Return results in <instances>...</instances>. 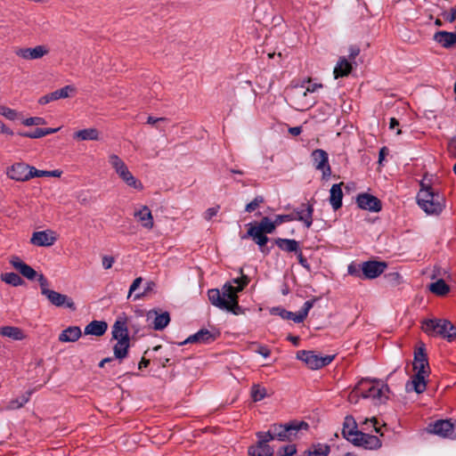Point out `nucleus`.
<instances>
[{"label":"nucleus","mask_w":456,"mask_h":456,"mask_svg":"<svg viewBox=\"0 0 456 456\" xmlns=\"http://www.w3.org/2000/svg\"><path fill=\"white\" fill-rule=\"evenodd\" d=\"M30 166L25 163H15L6 170L7 176L14 181L24 182L29 180Z\"/></svg>","instance_id":"16"},{"label":"nucleus","mask_w":456,"mask_h":456,"mask_svg":"<svg viewBox=\"0 0 456 456\" xmlns=\"http://www.w3.org/2000/svg\"><path fill=\"white\" fill-rule=\"evenodd\" d=\"M352 69V65L350 61L345 57L339 58L337 65L334 68V77L335 78H338L340 77L347 76Z\"/></svg>","instance_id":"30"},{"label":"nucleus","mask_w":456,"mask_h":456,"mask_svg":"<svg viewBox=\"0 0 456 456\" xmlns=\"http://www.w3.org/2000/svg\"><path fill=\"white\" fill-rule=\"evenodd\" d=\"M347 273L350 274V275H354V276H358L360 277V273H359V270L357 268V266L354 264H350L347 267Z\"/></svg>","instance_id":"61"},{"label":"nucleus","mask_w":456,"mask_h":456,"mask_svg":"<svg viewBox=\"0 0 456 456\" xmlns=\"http://www.w3.org/2000/svg\"><path fill=\"white\" fill-rule=\"evenodd\" d=\"M315 299L307 300L305 302L303 307L299 310V316L297 321H304L308 315L309 311L313 308Z\"/></svg>","instance_id":"46"},{"label":"nucleus","mask_w":456,"mask_h":456,"mask_svg":"<svg viewBox=\"0 0 456 456\" xmlns=\"http://www.w3.org/2000/svg\"><path fill=\"white\" fill-rule=\"evenodd\" d=\"M356 203L362 209L370 212H379L382 208L381 201L375 196L369 193H361L356 198Z\"/></svg>","instance_id":"15"},{"label":"nucleus","mask_w":456,"mask_h":456,"mask_svg":"<svg viewBox=\"0 0 456 456\" xmlns=\"http://www.w3.org/2000/svg\"><path fill=\"white\" fill-rule=\"evenodd\" d=\"M342 433L345 438L350 442L354 440L356 435L361 433V431L357 430L356 423L354 418L346 417Z\"/></svg>","instance_id":"25"},{"label":"nucleus","mask_w":456,"mask_h":456,"mask_svg":"<svg viewBox=\"0 0 456 456\" xmlns=\"http://www.w3.org/2000/svg\"><path fill=\"white\" fill-rule=\"evenodd\" d=\"M444 19L452 22L456 20V8H452L449 12L444 13Z\"/></svg>","instance_id":"57"},{"label":"nucleus","mask_w":456,"mask_h":456,"mask_svg":"<svg viewBox=\"0 0 456 456\" xmlns=\"http://www.w3.org/2000/svg\"><path fill=\"white\" fill-rule=\"evenodd\" d=\"M1 280L6 284L12 285L13 287H19L23 284V280L20 277V275L12 272L2 273Z\"/></svg>","instance_id":"39"},{"label":"nucleus","mask_w":456,"mask_h":456,"mask_svg":"<svg viewBox=\"0 0 456 456\" xmlns=\"http://www.w3.org/2000/svg\"><path fill=\"white\" fill-rule=\"evenodd\" d=\"M451 153L456 158V140H453L449 144Z\"/></svg>","instance_id":"64"},{"label":"nucleus","mask_w":456,"mask_h":456,"mask_svg":"<svg viewBox=\"0 0 456 456\" xmlns=\"http://www.w3.org/2000/svg\"><path fill=\"white\" fill-rule=\"evenodd\" d=\"M256 353L261 354L265 358L269 357L271 354V351L266 346H259L258 349L256 350Z\"/></svg>","instance_id":"60"},{"label":"nucleus","mask_w":456,"mask_h":456,"mask_svg":"<svg viewBox=\"0 0 456 456\" xmlns=\"http://www.w3.org/2000/svg\"><path fill=\"white\" fill-rule=\"evenodd\" d=\"M129 340H117V343L113 348L115 357L119 360L124 359L127 354Z\"/></svg>","instance_id":"38"},{"label":"nucleus","mask_w":456,"mask_h":456,"mask_svg":"<svg viewBox=\"0 0 456 456\" xmlns=\"http://www.w3.org/2000/svg\"><path fill=\"white\" fill-rule=\"evenodd\" d=\"M133 216L142 228L150 231L154 227V218L149 207L145 205L135 207Z\"/></svg>","instance_id":"12"},{"label":"nucleus","mask_w":456,"mask_h":456,"mask_svg":"<svg viewBox=\"0 0 456 456\" xmlns=\"http://www.w3.org/2000/svg\"><path fill=\"white\" fill-rule=\"evenodd\" d=\"M276 226L275 220L272 221L269 217L262 218L258 225H256V228L265 233H272L275 230Z\"/></svg>","instance_id":"41"},{"label":"nucleus","mask_w":456,"mask_h":456,"mask_svg":"<svg viewBox=\"0 0 456 456\" xmlns=\"http://www.w3.org/2000/svg\"><path fill=\"white\" fill-rule=\"evenodd\" d=\"M263 196H256L252 201L246 205L245 211L248 213L254 212L263 202Z\"/></svg>","instance_id":"48"},{"label":"nucleus","mask_w":456,"mask_h":456,"mask_svg":"<svg viewBox=\"0 0 456 456\" xmlns=\"http://www.w3.org/2000/svg\"><path fill=\"white\" fill-rule=\"evenodd\" d=\"M274 220L276 225H280L281 224L285 222H292L294 221V214L291 213L288 215H277Z\"/></svg>","instance_id":"53"},{"label":"nucleus","mask_w":456,"mask_h":456,"mask_svg":"<svg viewBox=\"0 0 456 456\" xmlns=\"http://www.w3.org/2000/svg\"><path fill=\"white\" fill-rule=\"evenodd\" d=\"M216 338V333L214 331H211L207 329H201L198 332H196L193 335H191L188 337L183 343H200V344H208L213 342Z\"/></svg>","instance_id":"19"},{"label":"nucleus","mask_w":456,"mask_h":456,"mask_svg":"<svg viewBox=\"0 0 456 456\" xmlns=\"http://www.w3.org/2000/svg\"><path fill=\"white\" fill-rule=\"evenodd\" d=\"M429 431L443 437L456 439V428L450 420H437L430 425Z\"/></svg>","instance_id":"11"},{"label":"nucleus","mask_w":456,"mask_h":456,"mask_svg":"<svg viewBox=\"0 0 456 456\" xmlns=\"http://www.w3.org/2000/svg\"><path fill=\"white\" fill-rule=\"evenodd\" d=\"M387 265L379 261H366L361 265V270L364 279H375L384 273Z\"/></svg>","instance_id":"14"},{"label":"nucleus","mask_w":456,"mask_h":456,"mask_svg":"<svg viewBox=\"0 0 456 456\" xmlns=\"http://www.w3.org/2000/svg\"><path fill=\"white\" fill-rule=\"evenodd\" d=\"M240 273H242V269H240ZM248 282L249 278L241 274L240 278L224 283L221 290L217 289H209L208 291V300L213 305L221 310L240 314L241 310L238 302V293L242 291Z\"/></svg>","instance_id":"1"},{"label":"nucleus","mask_w":456,"mask_h":456,"mask_svg":"<svg viewBox=\"0 0 456 456\" xmlns=\"http://www.w3.org/2000/svg\"><path fill=\"white\" fill-rule=\"evenodd\" d=\"M311 158L315 169L322 172V179H328L331 175L328 153L322 149H317L312 152Z\"/></svg>","instance_id":"9"},{"label":"nucleus","mask_w":456,"mask_h":456,"mask_svg":"<svg viewBox=\"0 0 456 456\" xmlns=\"http://www.w3.org/2000/svg\"><path fill=\"white\" fill-rule=\"evenodd\" d=\"M330 452V446L327 444H319L314 445L312 449L307 451L308 456H328Z\"/></svg>","instance_id":"43"},{"label":"nucleus","mask_w":456,"mask_h":456,"mask_svg":"<svg viewBox=\"0 0 456 456\" xmlns=\"http://www.w3.org/2000/svg\"><path fill=\"white\" fill-rule=\"evenodd\" d=\"M0 115L9 120H15L18 118V112L7 106L0 105Z\"/></svg>","instance_id":"47"},{"label":"nucleus","mask_w":456,"mask_h":456,"mask_svg":"<svg viewBox=\"0 0 456 456\" xmlns=\"http://www.w3.org/2000/svg\"><path fill=\"white\" fill-rule=\"evenodd\" d=\"M47 176V171L45 170H38L34 167H29V180L34 177H43Z\"/></svg>","instance_id":"54"},{"label":"nucleus","mask_w":456,"mask_h":456,"mask_svg":"<svg viewBox=\"0 0 456 456\" xmlns=\"http://www.w3.org/2000/svg\"><path fill=\"white\" fill-rule=\"evenodd\" d=\"M276 245L282 250L287 252H297L299 251V243L291 239H277L275 240Z\"/></svg>","instance_id":"34"},{"label":"nucleus","mask_w":456,"mask_h":456,"mask_svg":"<svg viewBox=\"0 0 456 456\" xmlns=\"http://www.w3.org/2000/svg\"><path fill=\"white\" fill-rule=\"evenodd\" d=\"M9 263L26 279L29 281L37 279L40 285L41 294L44 295L53 305L75 310V304L70 297L48 288L49 282L44 274H38L30 265H27L17 256H12L9 259Z\"/></svg>","instance_id":"2"},{"label":"nucleus","mask_w":456,"mask_h":456,"mask_svg":"<svg viewBox=\"0 0 456 456\" xmlns=\"http://www.w3.org/2000/svg\"><path fill=\"white\" fill-rule=\"evenodd\" d=\"M314 208L310 204H302L294 209V221L302 222L306 228H310L313 224Z\"/></svg>","instance_id":"17"},{"label":"nucleus","mask_w":456,"mask_h":456,"mask_svg":"<svg viewBox=\"0 0 456 456\" xmlns=\"http://www.w3.org/2000/svg\"><path fill=\"white\" fill-rule=\"evenodd\" d=\"M309 425L305 421H292L286 425L272 426L273 436L275 440L285 442L300 437L303 431H307Z\"/></svg>","instance_id":"7"},{"label":"nucleus","mask_w":456,"mask_h":456,"mask_svg":"<svg viewBox=\"0 0 456 456\" xmlns=\"http://www.w3.org/2000/svg\"><path fill=\"white\" fill-rule=\"evenodd\" d=\"M108 329V325L103 321H93L85 327V334L96 337L102 336Z\"/></svg>","instance_id":"26"},{"label":"nucleus","mask_w":456,"mask_h":456,"mask_svg":"<svg viewBox=\"0 0 456 456\" xmlns=\"http://www.w3.org/2000/svg\"><path fill=\"white\" fill-rule=\"evenodd\" d=\"M417 201L421 209L428 215H437L444 208V197L429 185L421 183L417 194Z\"/></svg>","instance_id":"4"},{"label":"nucleus","mask_w":456,"mask_h":456,"mask_svg":"<svg viewBox=\"0 0 456 456\" xmlns=\"http://www.w3.org/2000/svg\"><path fill=\"white\" fill-rule=\"evenodd\" d=\"M266 389L258 384H255L251 387V397L254 402L263 400L266 396Z\"/></svg>","instance_id":"44"},{"label":"nucleus","mask_w":456,"mask_h":456,"mask_svg":"<svg viewBox=\"0 0 456 456\" xmlns=\"http://www.w3.org/2000/svg\"><path fill=\"white\" fill-rule=\"evenodd\" d=\"M297 359L305 362L308 368L318 370L330 364L333 361L334 356H321L313 351L301 350L297 353Z\"/></svg>","instance_id":"8"},{"label":"nucleus","mask_w":456,"mask_h":456,"mask_svg":"<svg viewBox=\"0 0 456 456\" xmlns=\"http://www.w3.org/2000/svg\"><path fill=\"white\" fill-rule=\"evenodd\" d=\"M427 375L415 373L411 380L405 384L406 392H416L421 394L426 390L427 383L425 380Z\"/></svg>","instance_id":"21"},{"label":"nucleus","mask_w":456,"mask_h":456,"mask_svg":"<svg viewBox=\"0 0 456 456\" xmlns=\"http://www.w3.org/2000/svg\"><path fill=\"white\" fill-rule=\"evenodd\" d=\"M219 211V207L216 206V207H213V208H208L205 212H204V218L208 221L211 220L214 216H216L217 215Z\"/></svg>","instance_id":"55"},{"label":"nucleus","mask_w":456,"mask_h":456,"mask_svg":"<svg viewBox=\"0 0 456 456\" xmlns=\"http://www.w3.org/2000/svg\"><path fill=\"white\" fill-rule=\"evenodd\" d=\"M297 452V448L295 444H288L282 446L277 452V456H292Z\"/></svg>","instance_id":"49"},{"label":"nucleus","mask_w":456,"mask_h":456,"mask_svg":"<svg viewBox=\"0 0 456 456\" xmlns=\"http://www.w3.org/2000/svg\"><path fill=\"white\" fill-rule=\"evenodd\" d=\"M48 53L45 45H37L34 48H20L15 53L24 60L40 59Z\"/></svg>","instance_id":"20"},{"label":"nucleus","mask_w":456,"mask_h":456,"mask_svg":"<svg viewBox=\"0 0 456 456\" xmlns=\"http://www.w3.org/2000/svg\"><path fill=\"white\" fill-rule=\"evenodd\" d=\"M256 437L258 439L257 444L256 445H252L251 447H262V448L273 449L268 444V443L270 441L275 440L274 436H273L272 428L267 432H257Z\"/></svg>","instance_id":"35"},{"label":"nucleus","mask_w":456,"mask_h":456,"mask_svg":"<svg viewBox=\"0 0 456 456\" xmlns=\"http://www.w3.org/2000/svg\"><path fill=\"white\" fill-rule=\"evenodd\" d=\"M248 456H273V450L262 447H249Z\"/></svg>","instance_id":"45"},{"label":"nucleus","mask_w":456,"mask_h":456,"mask_svg":"<svg viewBox=\"0 0 456 456\" xmlns=\"http://www.w3.org/2000/svg\"><path fill=\"white\" fill-rule=\"evenodd\" d=\"M76 88L73 86H65L64 87L52 92L54 101L66 99L75 94Z\"/></svg>","instance_id":"40"},{"label":"nucleus","mask_w":456,"mask_h":456,"mask_svg":"<svg viewBox=\"0 0 456 456\" xmlns=\"http://www.w3.org/2000/svg\"><path fill=\"white\" fill-rule=\"evenodd\" d=\"M429 290L437 296H444L450 291V287L443 279H439L429 285Z\"/></svg>","instance_id":"37"},{"label":"nucleus","mask_w":456,"mask_h":456,"mask_svg":"<svg viewBox=\"0 0 456 456\" xmlns=\"http://www.w3.org/2000/svg\"><path fill=\"white\" fill-rule=\"evenodd\" d=\"M320 87H322L320 84L308 85L305 88L304 86H297L292 92L293 98H295V100L305 98L308 93H314Z\"/></svg>","instance_id":"36"},{"label":"nucleus","mask_w":456,"mask_h":456,"mask_svg":"<svg viewBox=\"0 0 456 456\" xmlns=\"http://www.w3.org/2000/svg\"><path fill=\"white\" fill-rule=\"evenodd\" d=\"M361 395L360 392L356 391V386L354 387V390L350 393L348 399L351 403H356L357 397Z\"/></svg>","instance_id":"63"},{"label":"nucleus","mask_w":456,"mask_h":456,"mask_svg":"<svg viewBox=\"0 0 456 456\" xmlns=\"http://www.w3.org/2000/svg\"><path fill=\"white\" fill-rule=\"evenodd\" d=\"M280 315L283 319L292 320V321H294L297 323H300V322H303V321H297V316H299V311L297 313H293V312H289V311H286V310H281V313H280Z\"/></svg>","instance_id":"51"},{"label":"nucleus","mask_w":456,"mask_h":456,"mask_svg":"<svg viewBox=\"0 0 456 456\" xmlns=\"http://www.w3.org/2000/svg\"><path fill=\"white\" fill-rule=\"evenodd\" d=\"M108 163L126 186L138 191L143 190L142 183L132 174L127 165L118 155L110 153L108 155Z\"/></svg>","instance_id":"5"},{"label":"nucleus","mask_w":456,"mask_h":456,"mask_svg":"<svg viewBox=\"0 0 456 456\" xmlns=\"http://www.w3.org/2000/svg\"><path fill=\"white\" fill-rule=\"evenodd\" d=\"M81 330L77 326H70L63 330L59 335V340L61 342H75L81 337Z\"/></svg>","instance_id":"27"},{"label":"nucleus","mask_w":456,"mask_h":456,"mask_svg":"<svg viewBox=\"0 0 456 456\" xmlns=\"http://www.w3.org/2000/svg\"><path fill=\"white\" fill-rule=\"evenodd\" d=\"M341 184H333L330 191V202L334 210H338L342 206L343 192Z\"/></svg>","instance_id":"28"},{"label":"nucleus","mask_w":456,"mask_h":456,"mask_svg":"<svg viewBox=\"0 0 456 456\" xmlns=\"http://www.w3.org/2000/svg\"><path fill=\"white\" fill-rule=\"evenodd\" d=\"M61 128H37L33 132H24V133H19V134L22 137L31 138V139H37L44 137L48 134H54L58 132Z\"/></svg>","instance_id":"33"},{"label":"nucleus","mask_w":456,"mask_h":456,"mask_svg":"<svg viewBox=\"0 0 456 456\" xmlns=\"http://www.w3.org/2000/svg\"><path fill=\"white\" fill-rule=\"evenodd\" d=\"M30 395H31V392L28 391L24 395L20 396L19 398L12 400L9 403L7 409L8 410H16V409L22 407L29 400Z\"/></svg>","instance_id":"42"},{"label":"nucleus","mask_w":456,"mask_h":456,"mask_svg":"<svg viewBox=\"0 0 456 456\" xmlns=\"http://www.w3.org/2000/svg\"><path fill=\"white\" fill-rule=\"evenodd\" d=\"M142 281V277H138L134 280V281L131 284L130 289H129V292H128V296H127L128 297H130L132 296L133 292L135 291L139 288Z\"/></svg>","instance_id":"56"},{"label":"nucleus","mask_w":456,"mask_h":456,"mask_svg":"<svg viewBox=\"0 0 456 456\" xmlns=\"http://www.w3.org/2000/svg\"><path fill=\"white\" fill-rule=\"evenodd\" d=\"M56 232L50 229L34 232L30 238V243L37 247H51L56 242Z\"/></svg>","instance_id":"10"},{"label":"nucleus","mask_w":456,"mask_h":456,"mask_svg":"<svg viewBox=\"0 0 456 456\" xmlns=\"http://www.w3.org/2000/svg\"><path fill=\"white\" fill-rule=\"evenodd\" d=\"M167 122V118H154V117H148L147 123L152 126H156L159 129H163L162 124Z\"/></svg>","instance_id":"52"},{"label":"nucleus","mask_w":456,"mask_h":456,"mask_svg":"<svg viewBox=\"0 0 456 456\" xmlns=\"http://www.w3.org/2000/svg\"><path fill=\"white\" fill-rule=\"evenodd\" d=\"M112 338L116 340H129L128 329L125 319L118 318L112 326Z\"/></svg>","instance_id":"23"},{"label":"nucleus","mask_w":456,"mask_h":456,"mask_svg":"<svg viewBox=\"0 0 456 456\" xmlns=\"http://www.w3.org/2000/svg\"><path fill=\"white\" fill-rule=\"evenodd\" d=\"M73 138L78 141H97L100 134L96 128H86L74 133Z\"/></svg>","instance_id":"29"},{"label":"nucleus","mask_w":456,"mask_h":456,"mask_svg":"<svg viewBox=\"0 0 456 456\" xmlns=\"http://www.w3.org/2000/svg\"><path fill=\"white\" fill-rule=\"evenodd\" d=\"M434 40L444 48H450L456 43V34L444 30L437 31L434 35Z\"/></svg>","instance_id":"24"},{"label":"nucleus","mask_w":456,"mask_h":456,"mask_svg":"<svg viewBox=\"0 0 456 456\" xmlns=\"http://www.w3.org/2000/svg\"><path fill=\"white\" fill-rule=\"evenodd\" d=\"M352 443L358 446H363L366 449H378L381 446V442L378 436L362 432L356 435Z\"/></svg>","instance_id":"18"},{"label":"nucleus","mask_w":456,"mask_h":456,"mask_svg":"<svg viewBox=\"0 0 456 456\" xmlns=\"http://www.w3.org/2000/svg\"><path fill=\"white\" fill-rule=\"evenodd\" d=\"M22 124L26 126H41L46 124V121L44 118L41 117H31L25 118L22 121Z\"/></svg>","instance_id":"50"},{"label":"nucleus","mask_w":456,"mask_h":456,"mask_svg":"<svg viewBox=\"0 0 456 456\" xmlns=\"http://www.w3.org/2000/svg\"><path fill=\"white\" fill-rule=\"evenodd\" d=\"M53 101H54V100H53V97L52 96V93H50V94H47L42 96L38 100V103L44 105V104H47V103H49L50 102H53Z\"/></svg>","instance_id":"59"},{"label":"nucleus","mask_w":456,"mask_h":456,"mask_svg":"<svg viewBox=\"0 0 456 456\" xmlns=\"http://www.w3.org/2000/svg\"><path fill=\"white\" fill-rule=\"evenodd\" d=\"M0 335L14 340H22L25 338L22 330L13 326H4L0 328Z\"/></svg>","instance_id":"32"},{"label":"nucleus","mask_w":456,"mask_h":456,"mask_svg":"<svg viewBox=\"0 0 456 456\" xmlns=\"http://www.w3.org/2000/svg\"><path fill=\"white\" fill-rule=\"evenodd\" d=\"M413 369L416 373L428 374V362L423 348H419L414 353Z\"/></svg>","instance_id":"22"},{"label":"nucleus","mask_w":456,"mask_h":456,"mask_svg":"<svg viewBox=\"0 0 456 456\" xmlns=\"http://www.w3.org/2000/svg\"><path fill=\"white\" fill-rule=\"evenodd\" d=\"M356 391L362 398L370 399L375 404L384 403L389 395V387L379 379H362L356 384Z\"/></svg>","instance_id":"3"},{"label":"nucleus","mask_w":456,"mask_h":456,"mask_svg":"<svg viewBox=\"0 0 456 456\" xmlns=\"http://www.w3.org/2000/svg\"><path fill=\"white\" fill-rule=\"evenodd\" d=\"M147 322H149L155 330H164L170 322V315L167 312L159 310H150L147 314Z\"/></svg>","instance_id":"13"},{"label":"nucleus","mask_w":456,"mask_h":456,"mask_svg":"<svg viewBox=\"0 0 456 456\" xmlns=\"http://www.w3.org/2000/svg\"><path fill=\"white\" fill-rule=\"evenodd\" d=\"M114 263V258L112 256H105L102 258V266L104 269L111 268Z\"/></svg>","instance_id":"58"},{"label":"nucleus","mask_w":456,"mask_h":456,"mask_svg":"<svg viewBox=\"0 0 456 456\" xmlns=\"http://www.w3.org/2000/svg\"><path fill=\"white\" fill-rule=\"evenodd\" d=\"M422 330L429 337H439L448 341L456 338V328L444 319H430L423 322Z\"/></svg>","instance_id":"6"},{"label":"nucleus","mask_w":456,"mask_h":456,"mask_svg":"<svg viewBox=\"0 0 456 456\" xmlns=\"http://www.w3.org/2000/svg\"><path fill=\"white\" fill-rule=\"evenodd\" d=\"M265 233V232L256 228V225L252 224H250L248 230V236H250L260 248L265 247L268 241V238Z\"/></svg>","instance_id":"31"},{"label":"nucleus","mask_w":456,"mask_h":456,"mask_svg":"<svg viewBox=\"0 0 456 456\" xmlns=\"http://www.w3.org/2000/svg\"><path fill=\"white\" fill-rule=\"evenodd\" d=\"M359 53L360 49L357 46H351L349 48V59L352 61L354 60Z\"/></svg>","instance_id":"62"}]
</instances>
